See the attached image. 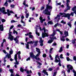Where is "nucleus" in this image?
<instances>
[{
    "label": "nucleus",
    "instance_id": "nucleus-39",
    "mask_svg": "<svg viewBox=\"0 0 76 76\" xmlns=\"http://www.w3.org/2000/svg\"><path fill=\"white\" fill-rule=\"evenodd\" d=\"M48 23L50 24V25H52V24H53V22L51 21H49L48 22Z\"/></svg>",
    "mask_w": 76,
    "mask_h": 76
},
{
    "label": "nucleus",
    "instance_id": "nucleus-34",
    "mask_svg": "<svg viewBox=\"0 0 76 76\" xmlns=\"http://www.w3.org/2000/svg\"><path fill=\"white\" fill-rule=\"evenodd\" d=\"M37 31L36 32V34L38 36H39V33H38V30H37V29L36 28Z\"/></svg>",
    "mask_w": 76,
    "mask_h": 76
},
{
    "label": "nucleus",
    "instance_id": "nucleus-24",
    "mask_svg": "<svg viewBox=\"0 0 76 76\" xmlns=\"http://www.w3.org/2000/svg\"><path fill=\"white\" fill-rule=\"evenodd\" d=\"M39 38L40 39L39 42L40 43H42V42H44V41L42 39V37H39Z\"/></svg>",
    "mask_w": 76,
    "mask_h": 76
},
{
    "label": "nucleus",
    "instance_id": "nucleus-25",
    "mask_svg": "<svg viewBox=\"0 0 76 76\" xmlns=\"http://www.w3.org/2000/svg\"><path fill=\"white\" fill-rule=\"evenodd\" d=\"M36 51H37V53H41V52L40 51V50H39V48H36Z\"/></svg>",
    "mask_w": 76,
    "mask_h": 76
},
{
    "label": "nucleus",
    "instance_id": "nucleus-60",
    "mask_svg": "<svg viewBox=\"0 0 76 76\" xmlns=\"http://www.w3.org/2000/svg\"><path fill=\"white\" fill-rule=\"evenodd\" d=\"M20 21L21 23H25V22H24L23 21V20H21Z\"/></svg>",
    "mask_w": 76,
    "mask_h": 76
},
{
    "label": "nucleus",
    "instance_id": "nucleus-64",
    "mask_svg": "<svg viewBox=\"0 0 76 76\" xmlns=\"http://www.w3.org/2000/svg\"><path fill=\"white\" fill-rule=\"evenodd\" d=\"M26 73H27V74H29V73H30L29 71H27Z\"/></svg>",
    "mask_w": 76,
    "mask_h": 76
},
{
    "label": "nucleus",
    "instance_id": "nucleus-30",
    "mask_svg": "<svg viewBox=\"0 0 76 76\" xmlns=\"http://www.w3.org/2000/svg\"><path fill=\"white\" fill-rule=\"evenodd\" d=\"M63 51V48L62 47H61L59 51V53H61V52Z\"/></svg>",
    "mask_w": 76,
    "mask_h": 76
},
{
    "label": "nucleus",
    "instance_id": "nucleus-21",
    "mask_svg": "<svg viewBox=\"0 0 76 76\" xmlns=\"http://www.w3.org/2000/svg\"><path fill=\"white\" fill-rule=\"evenodd\" d=\"M23 4L24 6H26V7H28V5L27 4L26 5V1H23Z\"/></svg>",
    "mask_w": 76,
    "mask_h": 76
},
{
    "label": "nucleus",
    "instance_id": "nucleus-53",
    "mask_svg": "<svg viewBox=\"0 0 76 76\" xmlns=\"http://www.w3.org/2000/svg\"><path fill=\"white\" fill-rule=\"evenodd\" d=\"M48 70L49 71H51L52 70H53V69L51 68H49V69H48Z\"/></svg>",
    "mask_w": 76,
    "mask_h": 76
},
{
    "label": "nucleus",
    "instance_id": "nucleus-2",
    "mask_svg": "<svg viewBox=\"0 0 76 76\" xmlns=\"http://www.w3.org/2000/svg\"><path fill=\"white\" fill-rule=\"evenodd\" d=\"M53 7L52 6L49 5L48 4L47 5L46 9L43 11L42 13H44L45 15H50V12L48 11V9L50 10V11H51Z\"/></svg>",
    "mask_w": 76,
    "mask_h": 76
},
{
    "label": "nucleus",
    "instance_id": "nucleus-19",
    "mask_svg": "<svg viewBox=\"0 0 76 76\" xmlns=\"http://www.w3.org/2000/svg\"><path fill=\"white\" fill-rule=\"evenodd\" d=\"M56 32L55 31L53 30V33L51 35V36L52 37H54L56 35Z\"/></svg>",
    "mask_w": 76,
    "mask_h": 76
},
{
    "label": "nucleus",
    "instance_id": "nucleus-20",
    "mask_svg": "<svg viewBox=\"0 0 76 76\" xmlns=\"http://www.w3.org/2000/svg\"><path fill=\"white\" fill-rule=\"evenodd\" d=\"M64 34L65 35V37H66L67 36H69V33L68 31H65L64 32Z\"/></svg>",
    "mask_w": 76,
    "mask_h": 76
},
{
    "label": "nucleus",
    "instance_id": "nucleus-28",
    "mask_svg": "<svg viewBox=\"0 0 76 76\" xmlns=\"http://www.w3.org/2000/svg\"><path fill=\"white\" fill-rule=\"evenodd\" d=\"M26 71V69H25L23 70V68H22L21 67L20 68V71H21V72H24V71Z\"/></svg>",
    "mask_w": 76,
    "mask_h": 76
},
{
    "label": "nucleus",
    "instance_id": "nucleus-1",
    "mask_svg": "<svg viewBox=\"0 0 76 76\" xmlns=\"http://www.w3.org/2000/svg\"><path fill=\"white\" fill-rule=\"evenodd\" d=\"M61 15H63V16H62V17H64V18H67L68 19H70V16L71 15L72 16H73L74 15V13L73 12H72L70 14H69V13H67L66 14L64 12H61L59 13V15H57L56 17L55 18V20H56V19H57V18H58V20H59L60 19V17L61 16Z\"/></svg>",
    "mask_w": 76,
    "mask_h": 76
},
{
    "label": "nucleus",
    "instance_id": "nucleus-37",
    "mask_svg": "<svg viewBox=\"0 0 76 76\" xmlns=\"http://www.w3.org/2000/svg\"><path fill=\"white\" fill-rule=\"evenodd\" d=\"M66 59L67 61H69V60H70V61H73V60H71L70 59V58H69V57H67L66 58Z\"/></svg>",
    "mask_w": 76,
    "mask_h": 76
},
{
    "label": "nucleus",
    "instance_id": "nucleus-36",
    "mask_svg": "<svg viewBox=\"0 0 76 76\" xmlns=\"http://www.w3.org/2000/svg\"><path fill=\"white\" fill-rule=\"evenodd\" d=\"M56 6H58V5H61V2H60L59 3H57V1H56Z\"/></svg>",
    "mask_w": 76,
    "mask_h": 76
},
{
    "label": "nucleus",
    "instance_id": "nucleus-42",
    "mask_svg": "<svg viewBox=\"0 0 76 76\" xmlns=\"http://www.w3.org/2000/svg\"><path fill=\"white\" fill-rule=\"evenodd\" d=\"M2 22H6V20L4 19H2L1 20Z\"/></svg>",
    "mask_w": 76,
    "mask_h": 76
},
{
    "label": "nucleus",
    "instance_id": "nucleus-10",
    "mask_svg": "<svg viewBox=\"0 0 76 76\" xmlns=\"http://www.w3.org/2000/svg\"><path fill=\"white\" fill-rule=\"evenodd\" d=\"M66 2H67L66 3V9L68 10H70V6H69V3L70 2L69 0H66Z\"/></svg>",
    "mask_w": 76,
    "mask_h": 76
},
{
    "label": "nucleus",
    "instance_id": "nucleus-50",
    "mask_svg": "<svg viewBox=\"0 0 76 76\" xmlns=\"http://www.w3.org/2000/svg\"><path fill=\"white\" fill-rule=\"evenodd\" d=\"M4 6H7V2H6L4 4Z\"/></svg>",
    "mask_w": 76,
    "mask_h": 76
},
{
    "label": "nucleus",
    "instance_id": "nucleus-55",
    "mask_svg": "<svg viewBox=\"0 0 76 76\" xmlns=\"http://www.w3.org/2000/svg\"><path fill=\"white\" fill-rule=\"evenodd\" d=\"M24 16L23 15H22L21 17V20H23V19H24Z\"/></svg>",
    "mask_w": 76,
    "mask_h": 76
},
{
    "label": "nucleus",
    "instance_id": "nucleus-43",
    "mask_svg": "<svg viewBox=\"0 0 76 76\" xmlns=\"http://www.w3.org/2000/svg\"><path fill=\"white\" fill-rule=\"evenodd\" d=\"M49 57L51 60H53V58H52V56H51V55H50Z\"/></svg>",
    "mask_w": 76,
    "mask_h": 76
},
{
    "label": "nucleus",
    "instance_id": "nucleus-17",
    "mask_svg": "<svg viewBox=\"0 0 76 76\" xmlns=\"http://www.w3.org/2000/svg\"><path fill=\"white\" fill-rule=\"evenodd\" d=\"M17 37H16L14 39V40L15 42V43H18V42H19V40H18V39L17 38Z\"/></svg>",
    "mask_w": 76,
    "mask_h": 76
},
{
    "label": "nucleus",
    "instance_id": "nucleus-6",
    "mask_svg": "<svg viewBox=\"0 0 76 76\" xmlns=\"http://www.w3.org/2000/svg\"><path fill=\"white\" fill-rule=\"evenodd\" d=\"M21 53L20 52V51H19L17 53V54H15L14 58H15V62L14 63V64H17V65H18V64H19V62H18V61L17 60V59H18L17 58V55H18H18H20Z\"/></svg>",
    "mask_w": 76,
    "mask_h": 76
},
{
    "label": "nucleus",
    "instance_id": "nucleus-31",
    "mask_svg": "<svg viewBox=\"0 0 76 76\" xmlns=\"http://www.w3.org/2000/svg\"><path fill=\"white\" fill-rule=\"evenodd\" d=\"M53 41V40H51L48 41V44H51V43H52V42Z\"/></svg>",
    "mask_w": 76,
    "mask_h": 76
},
{
    "label": "nucleus",
    "instance_id": "nucleus-27",
    "mask_svg": "<svg viewBox=\"0 0 76 76\" xmlns=\"http://www.w3.org/2000/svg\"><path fill=\"white\" fill-rule=\"evenodd\" d=\"M72 72L73 73H74V76H76V72L75 70L74 69L72 70Z\"/></svg>",
    "mask_w": 76,
    "mask_h": 76
},
{
    "label": "nucleus",
    "instance_id": "nucleus-8",
    "mask_svg": "<svg viewBox=\"0 0 76 76\" xmlns=\"http://www.w3.org/2000/svg\"><path fill=\"white\" fill-rule=\"evenodd\" d=\"M0 11L3 14H7V12L5 11V8L2 7V8H0Z\"/></svg>",
    "mask_w": 76,
    "mask_h": 76
},
{
    "label": "nucleus",
    "instance_id": "nucleus-38",
    "mask_svg": "<svg viewBox=\"0 0 76 76\" xmlns=\"http://www.w3.org/2000/svg\"><path fill=\"white\" fill-rule=\"evenodd\" d=\"M9 71H10V72L12 73H13L14 72L13 69H10L9 70Z\"/></svg>",
    "mask_w": 76,
    "mask_h": 76
},
{
    "label": "nucleus",
    "instance_id": "nucleus-22",
    "mask_svg": "<svg viewBox=\"0 0 76 76\" xmlns=\"http://www.w3.org/2000/svg\"><path fill=\"white\" fill-rule=\"evenodd\" d=\"M56 31H58V32H60L61 35H63V31L61 32V31H60V29H56Z\"/></svg>",
    "mask_w": 76,
    "mask_h": 76
},
{
    "label": "nucleus",
    "instance_id": "nucleus-11",
    "mask_svg": "<svg viewBox=\"0 0 76 76\" xmlns=\"http://www.w3.org/2000/svg\"><path fill=\"white\" fill-rule=\"evenodd\" d=\"M42 38H44L45 37H48V34L46 33H42Z\"/></svg>",
    "mask_w": 76,
    "mask_h": 76
},
{
    "label": "nucleus",
    "instance_id": "nucleus-5",
    "mask_svg": "<svg viewBox=\"0 0 76 76\" xmlns=\"http://www.w3.org/2000/svg\"><path fill=\"white\" fill-rule=\"evenodd\" d=\"M38 41H34L33 42L32 41H30V42H27V44H25V45H26V48L28 49H29V44H33V43H34V45L35 46H37L38 44Z\"/></svg>",
    "mask_w": 76,
    "mask_h": 76
},
{
    "label": "nucleus",
    "instance_id": "nucleus-7",
    "mask_svg": "<svg viewBox=\"0 0 76 76\" xmlns=\"http://www.w3.org/2000/svg\"><path fill=\"white\" fill-rule=\"evenodd\" d=\"M67 67L68 69L67 71L68 73H70V70H72L73 69V66L70 64L67 65Z\"/></svg>",
    "mask_w": 76,
    "mask_h": 76
},
{
    "label": "nucleus",
    "instance_id": "nucleus-58",
    "mask_svg": "<svg viewBox=\"0 0 76 76\" xmlns=\"http://www.w3.org/2000/svg\"><path fill=\"white\" fill-rule=\"evenodd\" d=\"M73 60L75 61H76V56H74L73 57Z\"/></svg>",
    "mask_w": 76,
    "mask_h": 76
},
{
    "label": "nucleus",
    "instance_id": "nucleus-63",
    "mask_svg": "<svg viewBox=\"0 0 76 76\" xmlns=\"http://www.w3.org/2000/svg\"><path fill=\"white\" fill-rule=\"evenodd\" d=\"M6 42V39H4L3 40V42H3V43H4V42Z\"/></svg>",
    "mask_w": 76,
    "mask_h": 76
},
{
    "label": "nucleus",
    "instance_id": "nucleus-41",
    "mask_svg": "<svg viewBox=\"0 0 76 76\" xmlns=\"http://www.w3.org/2000/svg\"><path fill=\"white\" fill-rule=\"evenodd\" d=\"M29 37L30 38H34V37H33V36L32 35H29Z\"/></svg>",
    "mask_w": 76,
    "mask_h": 76
},
{
    "label": "nucleus",
    "instance_id": "nucleus-9",
    "mask_svg": "<svg viewBox=\"0 0 76 76\" xmlns=\"http://www.w3.org/2000/svg\"><path fill=\"white\" fill-rule=\"evenodd\" d=\"M13 50H11L10 51V53L7 54L6 56V57H7L8 58H11V55L10 54H13Z\"/></svg>",
    "mask_w": 76,
    "mask_h": 76
},
{
    "label": "nucleus",
    "instance_id": "nucleus-52",
    "mask_svg": "<svg viewBox=\"0 0 76 76\" xmlns=\"http://www.w3.org/2000/svg\"><path fill=\"white\" fill-rule=\"evenodd\" d=\"M1 66V65L0 64V67ZM3 71V69L0 68V73H1Z\"/></svg>",
    "mask_w": 76,
    "mask_h": 76
},
{
    "label": "nucleus",
    "instance_id": "nucleus-44",
    "mask_svg": "<svg viewBox=\"0 0 76 76\" xmlns=\"http://www.w3.org/2000/svg\"><path fill=\"white\" fill-rule=\"evenodd\" d=\"M42 56L43 57H47V55H46V54H44Z\"/></svg>",
    "mask_w": 76,
    "mask_h": 76
},
{
    "label": "nucleus",
    "instance_id": "nucleus-49",
    "mask_svg": "<svg viewBox=\"0 0 76 76\" xmlns=\"http://www.w3.org/2000/svg\"><path fill=\"white\" fill-rule=\"evenodd\" d=\"M60 58H64L63 57V55H62V54H61L60 55Z\"/></svg>",
    "mask_w": 76,
    "mask_h": 76
},
{
    "label": "nucleus",
    "instance_id": "nucleus-12",
    "mask_svg": "<svg viewBox=\"0 0 76 76\" xmlns=\"http://www.w3.org/2000/svg\"><path fill=\"white\" fill-rule=\"evenodd\" d=\"M7 12L8 15V16H10L11 15L10 13H14H14H13V11H10L9 10H8V9L7 10Z\"/></svg>",
    "mask_w": 76,
    "mask_h": 76
},
{
    "label": "nucleus",
    "instance_id": "nucleus-29",
    "mask_svg": "<svg viewBox=\"0 0 76 76\" xmlns=\"http://www.w3.org/2000/svg\"><path fill=\"white\" fill-rule=\"evenodd\" d=\"M13 33L14 34H18V32H17V31H16V30H15V29H13Z\"/></svg>",
    "mask_w": 76,
    "mask_h": 76
},
{
    "label": "nucleus",
    "instance_id": "nucleus-13",
    "mask_svg": "<svg viewBox=\"0 0 76 76\" xmlns=\"http://www.w3.org/2000/svg\"><path fill=\"white\" fill-rule=\"evenodd\" d=\"M57 58H58V59L59 58L58 55H56L55 57V62H56V63H58V62H59V61H60V60H59L58 61L57 59Z\"/></svg>",
    "mask_w": 76,
    "mask_h": 76
},
{
    "label": "nucleus",
    "instance_id": "nucleus-48",
    "mask_svg": "<svg viewBox=\"0 0 76 76\" xmlns=\"http://www.w3.org/2000/svg\"><path fill=\"white\" fill-rule=\"evenodd\" d=\"M57 44L56 43H54L52 45V46H56V45Z\"/></svg>",
    "mask_w": 76,
    "mask_h": 76
},
{
    "label": "nucleus",
    "instance_id": "nucleus-59",
    "mask_svg": "<svg viewBox=\"0 0 76 76\" xmlns=\"http://www.w3.org/2000/svg\"><path fill=\"white\" fill-rule=\"evenodd\" d=\"M56 74H57V72H54L53 76H56Z\"/></svg>",
    "mask_w": 76,
    "mask_h": 76
},
{
    "label": "nucleus",
    "instance_id": "nucleus-47",
    "mask_svg": "<svg viewBox=\"0 0 76 76\" xmlns=\"http://www.w3.org/2000/svg\"><path fill=\"white\" fill-rule=\"evenodd\" d=\"M45 7H42L40 9L41 10H42L44 9Z\"/></svg>",
    "mask_w": 76,
    "mask_h": 76
},
{
    "label": "nucleus",
    "instance_id": "nucleus-23",
    "mask_svg": "<svg viewBox=\"0 0 76 76\" xmlns=\"http://www.w3.org/2000/svg\"><path fill=\"white\" fill-rule=\"evenodd\" d=\"M64 38V37L62 36V37H61V41H65V39Z\"/></svg>",
    "mask_w": 76,
    "mask_h": 76
},
{
    "label": "nucleus",
    "instance_id": "nucleus-45",
    "mask_svg": "<svg viewBox=\"0 0 76 76\" xmlns=\"http://www.w3.org/2000/svg\"><path fill=\"white\" fill-rule=\"evenodd\" d=\"M67 25H69V26L70 27V28H72V25H71V23H68Z\"/></svg>",
    "mask_w": 76,
    "mask_h": 76
},
{
    "label": "nucleus",
    "instance_id": "nucleus-4",
    "mask_svg": "<svg viewBox=\"0 0 76 76\" xmlns=\"http://www.w3.org/2000/svg\"><path fill=\"white\" fill-rule=\"evenodd\" d=\"M14 27V26L12 25L10 27V29L9 30V36L8 38V39H10V41H13V39L14 38V37L12 36V35H11V34L12 33L11 32H10L11 29H12V28H13Z\"/></svg>",
    "mask_w": 76,
    "mask_h": 76
},
{
    "label": "nucleus",
    "instance_id": "nucleus-54",
    "mask_svg": "<svg viewBox=\"0 0 76 76\" xmlns=\"http://www.w3.org/2000/svg\"><path fill=\"white\" fill-rule=\"evenodd\" d=\"M10 6L12 8H13L14 7H15V5L13 4L12 5H11Z\"/></svg>",
    "mask_w": 76,
    "mask_h": 76
},
{
    "label": "nucleus",
    "instance_id": "nucleus-40",
    "mask_svg": "<svg viewBox=\"0 0 76 76\" xmlns=\"http://www.w3.org/2000/svg\"><path fill=\"white\" fill-rule=\"evenodd\" d=\"M37 62V63L39 65V66H41V65H42V64H41V63L38 62V61H36Z\"/></svg>",
    "mask_w": 76,
    "mask_h": 76
},
{
    "label": "nucleus",
    "instance_id": "nucleus-56",
    "mask_svg": "<svg viewBox=\"0 0 76 76\" xmlns=\"http://www.w3.org/2000/svg\"><path fill=\"white\" fill-rule=\"evenodd\" d=\"M58 23H56V24H55L54 25V27H55V28H56V27H57V26H58Z\"/></svg>",
    "mask_w": 76,
    "mask_h": 76
},
{
    "label": "nucleus",
    "instance_id": "nucleus-26",
    "mask_svg": "<svg viewBox=\"0 0 76 76\" xmlns=\"http://www.w3.org/2000/svg\"><path fill=\"white\" fill-rule=\"evenodd\" d=\"M76 39L72 40V43L73 44H76Z\"/></svg>",
    "mask_w": 76,
    "mask_h": 76
},
{
    "label": "nucleus",
    "instance_id": "nucleus-61",
    "mask_svg": "<svg viewBox=\"0 0 76 76\" xmlns=\"http://www.w3.org/2000/svg\"><path fill=\"white\" fill-rule=\"evenodd\" d=\"M18 58L20 60V59H21V58L20 57V55H18Z\"/></svg>",
    "mask_w": 76,
    "mask_h": 76
},
{
    "label": "nucleus",
    "instance_id": "nucleus-51",
    "mask_svg": "<svg viewBox=\"0 0 76 76\" xmlns=\"http://www.w3.org/2000/svg\"><path fill=\"white\" fill-rule=\"evenodd\" d=\"M11 23H14V22H17V21H15V20H12L11 21Z\"/></svg>",
    "mask_w": 76,
    "mask_h": 76
},
{
    "label": "nucleus",
    "instance_id": "nucleus-14",
    "mask_svg": "<svg viewBox=\"0 0 76 76\" xmlns=\"http://www.w3.org/2000/svg\"><path fill=\"white\" fill-rule=\"evenodd\" d=\"M43 18H42V16H40L39 19H40V22L41 23H43V22H44V21H45V19H42Z\"/></svg>",
    "mask_w": 76,
    "mask_h": 76
},
{
    "label": "nucleus",
    "instance_id": "nucleus-3",
    "mask_svg": "<svg viewBox=\"0 0 76 76\" xmlns=\"http://www.w3.org/2000/svg\"><path fill=\"white\" fill-rule=\"evenodd\" d=\"M40 54H41V53H38V54L36 55V56H35L33 52H30L29 53L30 56L31 58H34L36 60H39V61H41V59H40V58H39V57L37 58V57H38L40 55Z\"/></svg>",
    "mask_w": 76,
    "mask_h": 76
},
{
    "label": "nucleus",
    "instance_id": "nucleus-15",
    "mask_svg": "<svg viewBox=\"0 0 76 76\" xmlns=\"http://www.w3.org/2000/svg\"><path fill=\"white\" fill-rule=\"evenodd\" d=\"M72 11H74V13L76 15L75 16L76 17V6H74L72 9Z\"/></svg>",
    "mask_w": 76,
    "mask_h": 76
},
{
    "label": "nucleus",
    "instance_id": "nucleus-33",
    "mask_svg": "<svg viewBox=\"0 0 76 76\" xmlns=\"http://www.w3.org/2000/svg\"><path fill=\"white\" fill-rule=\"evenodd\" d=\"M29 13H27L26 14V18H28V17H29Z\"/></svg>",
    "mask_w": 76,
    "mask_h": 76
},
{
    "label": "nucleus",
    "instance_id": "nucleus-35",
    "mask_svg": "<svg viewBox=\"0 0 76 76\" xmlns=\"http://www.w3.org/2000/svg\"><path fill=\"white\" fill-rule=\"evenodd\" d=\"M50 38L53 41V39H56V37H54L52 38L50 37Z\"/></svg>",
    "mask_w": 76,
    "mask_h": 76
},
{
    "label": "nucleus",
    "instance_id": "nucleus-62",
    "mask_svg": "<svg viewBox=\"0 0 76 76\" xmlns=\"http://www.w3.org/2000/svg\"><path fill=\"white\" fill-rule=\"evenodd\" d=\"M25 13H28V10H27L26 9H25Z\"/></svg>",
    "mask_w": 76,
    "mask_h": 76
},
{
    "label": "nucleus",
    "instance_id": "nucleus-46",
    "mask_svg": "<svg viewBox=\"0 0 76 76\" xmlns=\"http://www.w3.org/2000/svg\"><path fill=\"white\" fill-rule=\"evenodd\" d=\"M61 23H63L64 24H66V22L64 21L63 20H62L61 22Z\"/></svg>",
    "mask_w": 76,
    "mask_h": 76
},
{
    "label": "nucleus",
    "instance_id": "nucleus-32",
    "mask_svg": "<svg viewBox=\"0 0 76 76\" xmlns=\"http://www.w3.org/2000/svg\"><path fill=\"white\" fill-rule=\"evenodd\" d=\"M53 50V48H51L50 49V50L49 51V53H52V50Z\"/></svg>",
    "mask_w": 76,
    "mask_h": 76
},
{
    "label": "nucleus",
    "instance_id": "nucleus-18",
    "mask_svg": "<svg viewBox=\"0 0 76 76\" xmlns=\"http://www.w3.org/2000/svg\"><path fill=\"white\" fill-rule=\"evenodd\" d=\"M42 73H44L45 75H47V76L48 75V74L47 72H46V70H43L42 71Z\"/></svg>",
    "mask_w": 76,
    "mask_h": 76
},
{
    "label": "nucleus",
    "instance_id": "nucleus-16",
    "mask_svg": "<svg viewBox=\"0 0 76 76\" xmlns=\"http://www.w3.org/2000/svg\"><path fill=\"white\" fill-rule=\"evenodd\" d=\"M39 29L40 31H42L43 30L44 32H45L47 31L48 32V30H47V29H45L44 27L42 29H41V28L39 27Z\"/></svg>",
    "mask_w": 76,
    "mask_h": 76
},
{
    "label": "nucleus",
    "instance_id": "nucleus-57",
    "mask_svg": "<svg viewBox=\"0 0 76 76\" xmlns=\"http://www.w3.org/2000/svg\"><path fill=\"white\" fill-rule=\"evenodd\" d=\"M30 60H31V58L30 57H29L26 59V61H29Z\"/></svg>",
    "mask_w": 76,
    "mask_h": 76
}]
</instances>
